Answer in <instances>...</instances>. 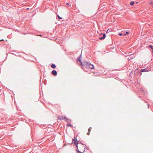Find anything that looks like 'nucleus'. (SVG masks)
I'll return each instance as SVG.
<instances>
[{
	"instance_id": "obj_1",
	"label": "nucleus",
	"mask_w": 153,
	"mask_h": 153,
	"mask_svg": "<svg viewBox=\"0 0 153 153\" xmlns=\"http://www.w3.org/2000/svg\"><path fill=\"white\" fill-rule=\"evenodd\" d=\"M76 138L73 140L72 143H74L75 145L76 146L78 152L80 153H83L85 151V147L82 144L78 143L77 142H76Z\"/></svg>"
},
{
	"instance_id": "obj_2",
	"label": "nucleus",
	"mask_w": 153,
	"mask_h": 153,
	"mask_svg": "<svg viewBox=\"0 0 153 153\" xmlns=\"http://www.w3.org/2000/svg\"><path fill=\"white\" fill-rule=\"evenodd\" d=\"M81 64L83 66L87 68L88 69H94V66L93 65L91 64L89 62H85L82 63L81 62Z\"/></svg>"
},
{
	"instance_id": "obj_3",
	"label": "nucleus",
	"mask_w": 153,
	"mask_h": 153,
	"mask_svg": "<svg viewBox=\"0 0 153 153\" xmlns=\"http://www.w3.org/2000/svg\"><path fill=\"white\" fill-rule=\"evenodd\" d=\"M61 117H64V118H61V120H65L66 121H69L70 120V119L67 118L65 117L61 116Z\"/></svg>"
},
{
	"instance_id": "obj_4",
	"label": "nucleus",
	"mask_w": 153,
	"mask_h": 153,
	"mask_svg": "<svg viewBox=\"0 0 153 153\" xmlns=\"http://www.w3.org/2000/svg\"><path fill=\"white\" fill-rule=\"evenodd\" d=\"M52 73L54 76H56L57 74V72L55 70H53L52 71Z\"/></svg>"
},
{
	"instance_id": "obj_5",
	"label": "nucleus",
	"mask_w": 153,
	"mask_h": 153,
	"mask_svg": "<svg viewBox=\"0 0 153 153\" xmlns=\"http://www.w3.org/2000/svg\"><path fill=\"white\" fill-rule=\"evenodd\" d=\"M91 129H92V128L91 127H90L88 129V132L87 133V134L88 135H89L90 134V132L91 131Z\"/></svg>"
},
{
	"instance_id": "obj_6",
	"label": "nucleus",
	"mask_w": 153,
	"mask_h": 153,
	"mask_svg": "<svg viewBox=\"0 0 153 153\" xmlns=\"http://www.w3.org/2000/svg\"><path fill=\"white\" fill-rule=\"evenodd\" d=\"M56 67V65L55 64H53L51 65V67L53 68H55Z\"/></svg>"
},
{
	"instance_id": "obj_7",
	"label": "nucleus",
	"mask_w": 153,
	"mask_h": 153,
	"mask_svg": "<svg viewBox=\"0 0 153 153\" xmlns=\"http://www.w3.org/2000/svg\"><path fill=\"white\" fill-rule=\"evenodd\" d=\"M134 3V2L133 1H131L130 3V5H132Z\"/></svg>"
},
{
	"instance_id": "obj_8",
	"label": "nucleus",
	"mask_w": 153,
	"mask_h": 153,
	"mask_svg": "<svg viewBox=\"0 0 153 153\" xmlns=\"http://www.w3.org/2000/svg\"><path fill=\"white\" fill-rule=\"evenodd\" d=\"M146 70L145 69H142L140 71L141 72H146Z\"/></svg>"
},
{
	"instance_id": "obj_9",
	"label": "nucleus",
	"mask_w": 153,
	"mask_h": 153,
	"mask_svg": "<svg viewBox=\"0 0 153 153\" xmlns=\"http://www.w3.org/2000/svg\"><path fill=\"white\" fill-rule=\"evenodd\" d=\"M81 56H80L79 58H78V60H79L80 62H81Z\"/></svg>"
},
{
	"instance_id": "obj_10",
	"label": "nucleus",
	"mask_w": 153,
	"mask_h": 153,
	"mask_svg": "<svg viewBox=\"0 0 153 153\" xmlns=\"http://www.w3.org/2000/svg\"><path fill=\"white\" fill-rule=\"evenodd\" d=\"M148 47L151 48L152 49V52H153V48L152 45H149L148 46Z\"/></svg>"
},
{
	"instance_id": "obj_11",
	"label": "nucleus",
	"mask_w": 153,
	"mask_h": 153,
	"mask_svg": "<svg viewBox=\"0 0 153 153\" xmlns=\"http://www.w3.org/2000/svg\"><path fill=\"white\" fill-rule=\"evenodd\" d=\"M129 33L128 32H127V31H126V34H124V36H126V34H128Z\"/></svg>"
},
{
	"instance_id": "obj_12",
	"label": "nucleus",
	"mask_w": 153,
	"mask_h": 153,
	"mask_svg": "<svg viewBox=\"0 0 153 153\" xmlns=\"http://www.w3.org/2000/svg\"><path fill=\"white\" fill-rule=\"evenodd\" d=\"M57 17L59 19H62V18L60 17L58 15L57 16Z\"/></svg>"
},
{
	"instance_id": "obj_13",
	"label": "nucleus",
	"mask_w": 153,
	"mask_h": 153,
	"mask_svg": "<svg viewBox=\"0 0 153 153\" xmlns=\"http://www.w3.org/2000/svg\"><path fill=\"white\" fill-rule=\"evenodd\" d=\"M106 37L105 35V34H103V38L104 39Z\"/></svg>"
},
{
	"instance_id": "obj_14",
	"label": "nucleus",
	"mask_w": 153,
	"mask_h": 153,
	"mask_svg": "<svg viewBox=\"0 0 153 153\" xmlns=\"http://www.w3.org/2000/svg\"><path fill=\"white\" fill-rule=\"evenodd\" d=\"M67 126H72L70 124H68V125H67Z\"/></svg>"
},
{
	"instance_id": "obj_15",
	"label": "nucleus",
	"mask_w": 153,
	"mask_h": 153,
	"mask_svg": "<svg viewBox=\"0 0 153 153\" xmlns=\"http://www.w3.org/2000/svg\"><path fill=\"white\" fill-rule=\"evenodd\" d=\"M104 39L103 38V37H100L99 38V39H100V40H102V39Z\"/></svg>"
},
{
	"instance_id": "obj_16",
	"label": "nucleus",
	"mask_w": 153,
	"mask_h": 153,
	"mask_svg": "<svg viewBox=\"0 0 153 153\" xmlns=\"http://www.w3.org/2000/svg\"><path fill=\"white\" fill-rule=\"evenodd\" d=\"M119 35L120 36H122L123 35L121 33H119Z\"/></svg>"
},
{
	"instance_id": "obj_17",
	"label": "nucleus",
	"mask_w": 153,
	"mask_h": 153,
	"mask_svg": "<svg viewBox=\"0 0 153 153\" xmlns=\"http://www.w3.org/2000/svg\"><path fill=\"white\" fill-rule=\"evenodd\" d=\"M61 118H64V117H61L60 118L59 117L58 118V119H60V120H61Z\"/></svg>"
},
{
	"instance_id": "obj_18",
	"label": "nucleus",
	"mask_w": 153,
	"mask_h": 153,
	"mask_svg": "<svg viewBox=\"0 0 153 153\" xmlns=\"http://www.w3.org/2000/svg\"><path fill=\"white\" fill-rule=\"evenodd\" d=\"M152 1H151V2H150L149 3V4H152Z\"/></svg>"
},
{
	"instance_id": "obj_19",
	"label": "nucleus",
	"mask_w": 153,
	"mask_h": 153,
	"mask_svg": "<svg viewBox=\"0 0 153 153\" xmlns=\"http://www.w3.org/2000/svg\"><path fill=\"white\" fill-rule=\"evenodd\" d=\"M4 41V39H0V41Z\"/></svg>"
},
{
	"instance_id": "obj_20",
	"label": "nucleus",
	"mask_w": 153,
	"mask_h": 153,
	"mask_svg": "<svg viewBox=\"0 0 153 153\" xmlns=\"http://www.w3.org/2000/svg\"><path fill=\"white\" fill-rule=\"evenodd\" d=\"M66 4H67V5H69V3H67Z\"/></svg>"
},
{
	"instance_id": "obj_21",
	"label": "nucleus",
	"mask_w": 153,
	"mask_h": 153,
	"mask_svg": "<svg viewBox=\"0 0 153 153\" xmlns=\"http://www.w3.org/2000/svg\"><path fill=\"white\" fill-rule=\"evenodd\" d=\"M29 9V8H27V10H28Z\"/></svg>"
},
{
	"instance_id": "obj_22",
	"label": "nucleus",
	"mask_w": 153,
	"mask_h": 153,
	"mask_svg": "<svg viewBox=\"0 0 153 153\" xmlns=\"http://www.w3.org/2000/svg\"><path fill=\"white\" fill-rule=\"evenodd\" d=\"M138 3V2H136V3H137H137Z\"/></svg>"
}]
</instances>
